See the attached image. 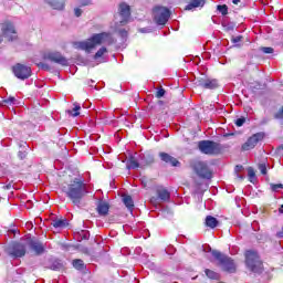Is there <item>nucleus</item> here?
<instances>
[{
	"instance_id": "27",
	"label": "nucleus",
	"mask_w": 283,
	"mask_h": 283,
	"mask_svg": "<svg viewBox=\"0 0 283 283\" xmlns=\"http://www.w3.org/2000/svg\"><path fill=\"white\" fill-rule=\"evenodd\" d=\"M205 273H206L207 277H209L210 280H218L220 277V274H218V273H216V272H213L212 270H209V269H207L205 271Z\"/></svg>"
},
{
	"instance_id": "19",
	"label": "nucleus",
	"mask_w": 283,
	"mask_h": 283,
	"mask_svg": "<svg viewBox=\"0 0 283 283\" xmlns=\"http://www.w3.org/2000/svg\"><path fill=\"white\" fill-rule=\"evenodd\" d=\"M97 213L99 216H107V213H109V205L107 202H99L97 206Z\"/></svg>"
},
{
	"instance_id": "17",
	"label": "nucleus",
	"mask_w": 283,
	"mask_h": 283,
	"mask_svg": "<svg viewBox=\"0 0 283 283\" xmlns=\"http://www.w3.org/2000/svg\"><path fill=\"white\" fill-rule=\"evenodd\" d=\"M207 0H192L187 4L186 10H193V8H205Z\"/></svg>"
},
{
	"instance_id": "11",
	"label": "nucleus",
	"mask_w": 283,
	"mask_h": 283,
	"mask_svg": "<svg viewBox=\"0 0 283 283\" xmlns=\"http://www.w3.org/2000/svg\"><path fill=\"white\" fill-rule=\"evenodd\" d=\"M264 134L262 133H256L252 135L243 145H242V150L243 151H251V149H255L258 143L260 140H263Z\"/></svg>"
},
{
	"instance_id": "20",
	"label": "nucleus",
	"mask_w": 283,
	"mask_h": 283,
	"mask_svg": "<svg viewBox=\"0 0 283 283\" xmlns=\"http://www.w3.org/2000/svg\"><path fill=\"white\" fill-rule=\"evenodd\" d=\"M52 224L54 229H65L67 227V220L66 219H55L52 221Z\"/></svg>"
},
{
	"instance_id": "44",
	"label": "nucleus",
	"mask_w": 283,
	"mask_h": 283,
	"mask_svg": "<svg viewBox=\"0 0 283 283\" xmlns=\"http://www.w3.org/2000/svg\"><path fill=\"white\" fill-rule=\"evenodd\" d=\"M276 237L283 239V230L279 231V232L276 233Z\"/></svg>"
},
{
	"instance_id": "15",
	"label": "nucleus",
	"mask_w": 283,
	"mask_h": 283,
	"mask_svg": "<svg viewBox=\"0 0 283 283\" xmlns=\"http://www.w3.org/2000/svg\"><path fill=\"white\" fill-rule=\"evenodd\" d=\"M160 160L164 163H167L168 165H171L172 167H178L180 165V161L178 159L174 158L171 155L167 153H159Z\"/></svg>"
},
{
	"instance_id": "32",
	"label": "nucleus",
	"mask_w": 283,
	"mask_h": 283,
	"mask_svg": "<svg viewBox=\"0 0 283 283\" xmlns=\"http://www.w3.org/2000/svg\"><path fill=\"white\" fill-rule=\"evenodd\" d=\"M118 34L122 39V42L125 43V41H127V31L126 30H119Z\"/></svg>"
},
{
	"instance_id": "1",
	"label": "nucleus",
	"mask_w": 283,
	"mask_h": 283,
	"mask_svg": "<svg viewBox=\"0 0 283 283\" xmlns=\"http://www.w3.org/2000/svg\"><path fill=\"white\" fill-rule=\"evenodd\" d=\"M114 38L108 32L95 33L85 41L74 42L75 50H83L90 54L92 50H96L97 45H112Z\"/></svg>"
},
{
	"instance_id": "43",
	"label": "nucleus",
	"mask_w": 283,
	"mask_h": 283,
	"mask_svg": "<svg viewBox=\"0 0 283 283\" xmlns=\"http://www.w3.org/2000/svg\"><path fill=\"white\" fill-rule=\"evenodd\" d=\"M18 156H19L20 160H23L25 158L27 154L23 151H19Z\"/></svg>"
},
{
	"instance_id": "45",
	"label": "nucleus",
	"mask_w": 283,
	"mask_h": 283,
	"mask_svg": "<svg viewBox=\"0 0 283 283\" xmlns=\"http://www.w3.org/2000/svg\"><path fill=\"white\" fill-rule=\"evenodd\" d=\"M251 87H252V90H260V87H262V85L256 84V86H251Z\"/></svg>"
},
{
	"instance_id": "21",
	"label": "nucleus",
	"mask_w": 283,
	"mask_h": 283,
	"mask_svg": "<svg viewBox=\"0 0 283 283\" xmlns=\"http://www.w3.org/2000/svg\"><path fill=\"white\" fill-rule=\"evenodd\" d=\"M218 87V80H207L206 83H203V90H217Z\"/></svg>"
},
{
	"instance_id": "5",
	"label": "nucleus",
	"mask_w": 283,
	"mask_h": 283,
	"mask_svg": "<svg viewBox=\"0 0 283 283\" xmlns=\"http://www.w3.org/2000/svg\"><path fill=\"white\" fill-rule=\"evenodd\" d=\"M212 256L214 260H218L223 271H227V273H235V262H233L231 258L222 254L218 250L212 251Z\"/></svg>"
},
{
	"instance_id": "2",
	"label": "nucleus",
	"mask_w": 283,
	"mask_h": 283,
	"mask_svg": "<svg viewBox=\"0 0 283 283\" xmlns=\"http://www.w3.org/2000/svg\"><path fill=\"white\" fill-rule=\"evenodd\" d=\"M64 193L75 207H81V201L87 196V184L82 179L75 178L64 188Z\"/></svg>"
},
{
	"instance_id": "23",
	"label": "nucleus",
	"mask_w": 283,
	"mask_h": 283,
	"mask_svg": "<svg viewBox=\"0 0 283 283\" xmlns=\"http://www.w3.org/2000/svg\"><path fill=\"white\" fill-rule=\"evenodd\" d=\"M123 202L125 207H127L128 211H134V199H132V196H125L123 198Z\"/></svg>"
},
{
	"instance_id": "36",
	"label": "nucleus",
	"mask_w": 283,
	"mask_h": 283,
	"mask_svg": "<svg viewBox=\"0 0 283 283\" xmlns=\"http://www.w3.org/2000/svg\"><path fill=\"white\" fill-rule=\"evenodd\" d=\"M248 176H249L250 180H253L255 178V170H253V168H249Z\"/></svg>"
},
{
	"instance_id": "10",
	"label": "nucleus",
	"mask_w": 283,
	"mask_h": 283,
	"mask_svg": "<svg viewBox=\"0 0 283 283\" xmlns=\"http://www.w3.org/2000/svg\"><path fill=\"white\" fill-rule=\"evenodd\" d=\"M118 10H119L118 17L115 18L117 20L116 23H119L120 25H125V23L129 21V17H132L129 6L123 2L119 4Z\"/></svg>"
},
{
	"instance_id": "31",
	"label": "nucleus",
	"mask_w": 283,
	"mask_h": 283,
	"mask_svg": "<svg viewBox=\"0 0 283 283\" xmlns=\"http://www.w3.org/2000/svg\"><path fill=\"white\" fill-rule=\"evenodd\" d=\"M208 78H197L195 81V85H197V87H203L205 88V83H207Z\"/></svg>"
},
{
	"instance_id": "40",
	"label": "nucleus",
	"mask_w": 283,
	"mask_h": 283,
	"mask_svg": "<svg viewBox=\"0 0 283 283\" xmlns=\"http://www.w3.org/2000/svg\"><path fill=\"white\" fill-rule=\"evenodd\" d=\"M74 14H75V17H81V14H83V10H81V8H75Z\"/></svg>"
},
{
	"instance_id": "13",
	"label": "nucleus",
	"mask_w": 283,
	"mask_h": 283,
	"mask_svg": "<svg viewBox=\"0 0 283 283\" xmlns=\"http://www.w3.org/2000/svg\"><path fill=\"white\" fill-rule=\"evenodd\" d=\"M2 34L8 41H17V30L12 23L6 22L1 24Z\"/></svg>"
},
{
	"instance_id": "41",
	"label": "nucleus",
	"mask_w": 283,
	"mask_h": 283,
	"mask_svg": "<svg viewBox=\"0 0 283 283\" xmlns=\"http://www.w3.org/2000/svg\"><path fill=\"white\" fill-rule=\"evenodd\" d=\"M81 6H90L92 0H80Z\"/></svg>"
},
{
	"instance_id": "8",
	"label": "nucleus",
	"mask_w": 283,
	"mask_h": 283,
	"mask_svg": "<svg viewBox=\"0 0 283 283\" xmlns=\"http://www.w3.org/2000/svg\"><path fill=\"white\" fill-rule=\"evenodd\" d=\"M12 71L20 81H25L32 76V69L25 64L18 63L12 67Z\"/></svg>"
},
{
	"instance_id": "29",
	"label": "nucleus",
	"mask_w": 283,
	"mask_h": 283,
	"mask_svg": "<svg viewBox=\"0 0 283 283\" xmlns=\"http://www.w3.org/2000/svg\"><path fill=\"white\" fill-rule=\"evenodd\" d=\"M217 10L224 15L228 14L229 8L226 4H219L217 6Z\"/></svg>"
},
{
	"instance_id": "18",
	"label": "nucleus",
	"mask_w": 283,
	"mask_h": 283,
	"mask_svg": "<svg viewBox=\"0 0 283 283\" xmlns=\"http://www.w3.org/2000/svg\"><path fill=\"white\" fill-rule=\"evenodd\" d=\"M157 196L164 202H167L169 200V198H171V193H169L168 190L165 189V188H158L157 189Z\"/></svg>"
},
{
	"instance_id": "4",
	"label": "nucleus",
	"mask_w": 283,
	"mask_h": 283,
	"mask_svg": "<svg viewBox=\"0 0 283 283\" xmlns=\"http://www.w3.org/2000/svg\"><path fill=\"white\" fill-rule=\"evenodd\" d=\"M198 147L201 154H206L207 156H218L222 151V145L211 140H201Z\"/></svg>"
},
{
	"instance_id": "6",
	"label": "nucleus",
	"mask_w": 283,
	"mask_h": 283,
	"mask_svg": "<svg viewBox=\"0 0 283 283\" xmlns=\"http://www.w3.org/2000/svg\"><path fill=\"white\" fill-rule=\"evenodd\" d=\"M4 253L12 258V260H19V258H23L27 253L25 243L12 242L4 248Z\"/></svg>"
},
{
	"instance_id": "33",
	"label": "nucleus",
	"mask_w": 283,
	"mask_h": 283,
	"mask_svg": "<svg viewBox=\"0 0 283 283\" xmlns=\"http://www.w3.org/2000/svg\"><path fill=\"white\" fill-rule=\"evenodd\" d=\"M261 52H263V54H273L274 50L271 46H263L261 48Z\"/></svg>"
},
{
	"instance_id": "14",
	"label": "nucleus",
	"mask_w": 283,
	"mask_h": 283,
	"mask_svg": "<svg viewBox=\"0 0 283 283\" xmlns=\"http://www.w3.org/2000/svg\"><path fill=\"white\" fill-rule=\"evenodd\" d=\"M31 251L35 252V255H43L45 253V245L40 241L33 240L29 243Z\"/></svg>"
},
{
	"instance_id": "35",
	"label": "nucleus",
	"mask_w": 283,
	"mask_h": 283,
	"mask_svg": "<svg viewBox=\"0 0 283 283\" xmlns=\"http://www.w3.org/2000/svg\"><path fill=\"white\" fill-rule=\"evenodd\" d=\"M15 102H17V98H14V97H9V98L3 101V103L6 105H14Z\"/></svg>"
},
{
	"instance_id": "12",
	"label": "nucleus",
	"mask_w": 283,
	"mask_h": 283,
	"mask_svg": "<svg viewBox=\"0 0 283 283\" xmlns=\"http://www.w3.org/2000/svg\"><path fill=\"white\" fill-rule=\"evenodd\" d=\"M45 59H48V61H52V63H57V65H62L63 67H67L69 65L67 57L63 56L61 52H49L45 55Z\"/></svg>"
},
{
	"instance_id": "22",
	"label": "nucleus",
	"mask_w": 283,
	"mask_h": 283,
	"mask_svg": "<svg viewBox=\"0 0 283 283\" xmlns=\"http://www.w3.org/2000/svg\"><path fill=\"white\" fill-rule=\"evenodd\" d=\"M206 227H209L210 229H216V227H218V219H216V217L208 216L206 218Z\"/></svg>"
},
{
	"instance_id": "28",
	"label": "nucleus",
	"mask_w": 283,
	"mask_h": 283,
	"mask_svg": "<svg viewBox=\"0 0 283 283\" xmlns=\"http://www.w3.org/2000/svg\"><path fill=\"white\" fill-rule=\"evenodd\" d=\"M104 54H107V48L102 46L99 50L95 53L94 59H101Z\"/></svg>"
},
{
	"instance_id": "39",
	"label": "nucleus",
	"mask_w": 283,
	"mask_h": 283,
	"mask_svg": "<svg viewBox=\"0 0 283 283\" xmlns=\"http://www.w3.org/2000/svg\"><path fill=\"white\" fill-rule=\"evenodd\" d=\"M280 189H283V185L282 184L272 185V191H279Z\"/></svg>"
},
{
	"instance_id": "38",
	"label": "nucleus",
	"mask_w": 283,
	"mask_h": 283,
	"mask_svg": "<svg viewBox=\"0 0 283 283\" xmlns=\"http://www.w3.org/2000/svg\"><path fill=\"white\" fill-rule=\"evenodd\" d=\"M259 169L263 176H266V165L265 164H260Z\"/></svg>"
},
{
	"instance_id": "34",
	"label": "nucleus",
	"mask_w": 283,
	"mask_h": 283,
	"mask_svg": "<svg viewBox=\"0 0 283 283\" xmlns=\"http://www.w3.org/2000/svg\"><path fill=\"white\" fill-rule=\"evenodd\" d=\"M244 123H247V119L244 117H240L235 120L237 127H242V125H244Z\"/></svg>"
},
{
	"instance_id": "25",
	"label": "nucleus",
	"mask_w": 283,
	"mask_h": 283,
	"mask_svg": "<svg viewBox=\"0 0 283 283\" xmlns=\"http://www.w3.org/2000/svg\"><path fill=\"white\" fill-rule=\"evenodd\" d=\"M73 266L77 271H83V268L85 266V263L81 259H75V260H73Z\"/></svg>"
},
{
	"instance_id": "24",
	"label": "nucleus",
	"mask_w": 283,
	"mask_h": 283,
	"mask_svg": "<svg viewBox=\"0 0 283 283\" xmlns=\"http://www.w3.org/2000/svg\"><path fill=\"white\" fill-rule=\"evenodd\" d=\"M140 167V164H138V160H136V157H130L127 160V169H138Z\"/></svg>"
},
{
	"instance_id": "48",
	"label": "nucleus",
	"mask_w": 283,
	"mask_h": 283,
	"mask_svg": "<svg viewBox=\"0 0 283 283\" xmlns=\"http://www.w3.org/2000/svg\"><path fill=\"white\" fill-rule=\"evenodd\" d=\"M140 32H147L145 29H140Z\"/></svg>"
},
{
	"instance_id": "37",
	"label": "nucleus",
	"mask_w": 283,
	"mask_h": 283,
	"mask_svg": "<svg viewBox=\"0 0 283 283\" xmlns=\"http://www.w3.org/2000/svg\"><path fill=\"white\" fill-rule=\"evenodd\" d=\"M163 96H165V88H159L156 92V98H163Z\"/></svg>"
},
{
	"instance_id": "42",
	"label": "nucleus",
	"mask_w": 283,
	"mask_h": 283,
	"mask_svg": "<svg viewBox=\"0 0 283 283\" xmlns=\"http://www.w3.org/2000/svg\"><path fill=\"white\" fill-rule=\"evenodd\" d=\"M240 41H242V35L232 38L233 43H240Z\"/></svg>"
},
{
	"instance_id": "30",
	"label": "nucleus",
	"mask_w": 283,
	"mask_h": 283,
	"mask_svg": "<svg viewBox=\"0 0 283 283\" xmlns=\"http://www.w3.org/2000/svg\"><path fill=\"white\" fill-rule=\"evenodd\" d=\"M51 269L52 271H61V269H63V263H61V261H54Z\"/></svg>"
},
{
	"instance_id": "7",
	"label": "nucleus",
	"mask_w": 283,
	"mask_h": 283,
	"mask_svg": "<svg viewBox=\"0 0 283 283\" xmlns=\"http://www.w3.org/2000/svg\"><path fill=\"white\" fill-rule=\"evenodd\" d=\"M153 12L157 25H165L171 17V11L165 7H156Z\"/></svg>"
},
{
	"instance_id": "49",
	"label": "nucleus",
	"mask_w": 283,
	"mask_h": 283,
	"mask_svg": "<svg viewBox=\"0 0 283 283\" xmlns=\"http://www.w3.org/2000/svg\"><path fill=\"white\" fill-rule=\"evenodd\" d=\"M7 189H10V186H7Z\"/></svg>"
},
{
	"instance_id": "9",
	"label": "nucleus",
	"mask_w": 283,
	"mask_h": 283,
	"mask_svg": "<svg viewBox=\"0 0 283 283\" xmlns=\"http://www.w3.org/2000/svg\"><path fill=\"white\" fill-rule=\"evenodd\" d=\"M193 169L199 176V178H203L206 180H211L212 178V172L211 169H209V166L205 161H197L193 164Z\"/></svg>"
},
{
	"instance_id": "3",
	"label": "nucleus",
	"mask_w": 283,
	"mask_h": 283,
	"mask_svg": "<svg viewBox=\"0 0 283 283\" xmlns=\"http://www.w3.org/2000/svg\"><path fill=\"white\" fill-rule=\"evenodd\" d=\"M245 266L252 273H261L264 269L260 255L253 250H248L245 252Z\"/></svg>"
},
{
	"instance_id": "46",
	"label": "nucleus",
	"mask_w": 283,
	"mask_h": 283,
	"mask_svg": "<svg viewBox=\"0 0 283 283\" xmlns=\"http://www.w3.org/2000/svg\"><path fill=\"white\" fill-rule=\"evenodd\" d=\"M232 3H233L234 6H238V3H240V0H232Z\"/></svg>"
},
{
	"instance_id": "47",
	"label": "nucleus",
	"mask_w": 283,
	"mask_h": 283,
	"mask_svg": "<svg viewBox=\"0 0 283 283\" xmlns=\"http://www.w3.org/2000/svg\"><path fill=\"white\" fill-rule=\"evenodd\" d=\"M279 154H283V145L279 148Z\"/></svg>"
},
{
	"instance_id": "26",
	"label": "nucleus",
	"mask_w": 283,
	"mask_h": 283,
	"mask_svg": "<svg viewBox=\"0 0 283 283\" xmlns=\"http://www.w3.org/2000/svg\"><path fill=\"white\" fill-rule=\"evenodd\" d=\"M80 111H81V105L80 104H74L73 109L69 111V114L73 117L80 116Z\"/></svg>"
},
{
	"instance_id": "16",
	"label": "nucleus",
	"mask_w": 283,
	"mask_h": 283,
	"mask_svg": "<svg viewBox=\"0 0 283 283\" xmlns=\"http://www.w3.org/2000/svg\"><path fill=\"white\" fill-rule=\"evenodd\" d=\"M44 3H48L53 10H63L65 8V0H43Z\"/></svg>"
}]
</instances>
